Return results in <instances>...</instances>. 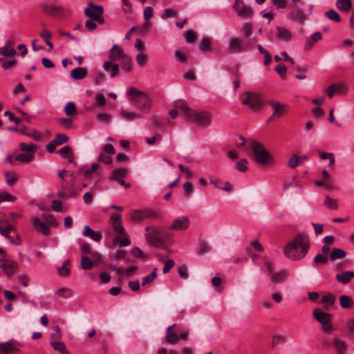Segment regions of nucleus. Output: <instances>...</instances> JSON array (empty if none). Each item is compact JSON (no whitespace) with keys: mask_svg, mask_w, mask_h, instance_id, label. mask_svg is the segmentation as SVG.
Masks as SVG:
<instances>
[{"mask_svg":"<svg viewBox=\"0 0 354 354\" xmlns=\"http://www.w3.org/2000/svg\"><path fill=\"white\" fill-rule=\"evenodd\" d=\"M325 205L330 209H336L338 207V203L336 199L327 196L324 201Z\"/></svg>","mask_w":354,"mask_h":354,"instance_id":"obj_51","label":"nucleus"},{"mask_svg":"<svg viewBox=\"0 0 354 354\" xmlns=\"http://www.w3.org/2000/svg\"><path fill=\"white\" fill-rule=\"evenodd\" d=\"M190 225V220L187 216H180L173 221L169 230L174 231H183L187 230Z\"/></svg>","mask_w":354,"mask_h":354,"instance_id":"obj_15","label":"nucleus"},{"mask_svg":"<svg viewBox=\"0 0 354 354\" xmlns=\"http://www.w3.org/2000/svg\"><path fill=\"white\" fill-rule=\"evenodd\" d=\"M249 50L248 46L244 45L241 39L239 37L232 38L229 41L227 51L230 53H238Z\"/></svg>","mask_w":354,"mask_h":354,"instance_id":"obj_13","label":"nucleus"},{"mask_svg":"<svg viewBox=\"0 0 354 354\" xmlns=\"http://www.w3.org/2000/svg\"><path fill=\"white\" fill-rule=\"evenodd\" d=\"M326 16L331 21L339 23L341 21L339 15L334 10H330L325 13Z\"/></svg>","mask_w":354,"mask_h":354,"instance_id":"obj_49","label":"nucleus"},{"mask_svg":"<svg viewBox=\"0 0 354 354\" xmlns=\"http://www.w3.org/2000/svg\"><path fill=\"white\" fill-rule=\"evenodd\" d=\"M136 60L138 66L143 67L147 62V56L143 52H140L136 57Z\"/></svg>","mask_w":354,"mask_h":354,"instance_id":"obj_48","label":"nucleus"},{"mask_svg":"<svg viewBox=\"0 0 354 354\" xmlns=\"http://www.w3.org/2000/svg\"><path fill=\"white\" fill-rule=\"evenodd\" d=\"M19 149L24 153H32L34 155L35 153L37 151L38 147L37 145L33 143L27 144L25 142H20Z\"/></svg>","mask_w":354,"mask_h":354,"instance_id":"obj_27","label":"nucleus"},{"mask_svg":"<svg viewBox=\"0 0 354 354\" xmlns=\"http://www.w3.org/2000/svg\"><path fill=\"white\" fill-rule=\"evenodd\" d=\"M93 263L91 259L86 257H82L81 259V268L84 270H90L93 268Z\"/></svg>","mask_w":354,"mask_h":354,"instance_id":"obj_52","label":"nucleus"},{"mask_svg":"<svg viewBox=\"0 0 354 354\" xmlns=\"http://www.w3.org/2000/svg\"><path fill=\"white\" fill-rule=\"evenodd\" d=\"M55 295L62 299H68L73 295V290L68 287H62L55 292Z\"/></svg>","mask_w":354,"mask_h":354,"instance_id":"obj_28","label":"nucleus"},{"mask_svg":"<svg viewBox=\"0 0 354 354\" xmlns=\"http://www.w3.org/2000/svg\"><path fill=\"white\" fill-rule=\"evenodd\" d=\"M109 61L105 62L103 68L106 71H110V76L115 77L119 72L120 63L122 70L126 72H131L132 70L131 61L130 57L124 52L123 50L118 48L117 44L113 46L109 53Z\"/></svg>","mask_w":354,"mask_h":354,"instance_id":"obj_1","label":"nucleus"},{"mask_svg":"<svg viewBox=\"0 0 354 354\" xmlns=\"http://www.w3.org/2000/svg\"><path fill=\"white\" fill-rule=\"evenodd\" d=\"M111 225L113 231L117 234L115 241L120 240L122 234H124L125 229L122 225L121 216L119 214L113 213L111 215Z\"/></svg>","mask_w":354,"mask_h":354,"instance_id":"obj_12","label":"nucleus"},{"mask_svg":"<svg viewBox=\"0 0 354 354\" xmlns=\"http://www.w3.org/2000/svg\"><path fill=\"white\" fill-rule=\"evenodd\" d=\"M251 150L258 163L263 165H270L274 162L273 157L261 143L252 141Z\"/></svg>","mask_w":354,"mask_h":354,"instance_id":"obj_4","label":"nucleus"},{"mask_svg":"<svg viewBox=\"0 0 354 354\" xmlns=\"http://www.w3.org/2000/svg\"><path fill=\"white\" fill-rule=\"evenodd\" d=\"M142 93V92L136 89L134 87H130L127 90V95L131 97L130 100L132 103H134Z\"/></svg>","mask_w":354,"mask_h":354,"instance_id":"obj_43","label":"nucleus"},{"mask_svg":"<svg viewBox=\"0 0 354 354\" xmlns=\"http://www.w3.org/2000/svg\"><path fill=\"white\" fill-rule=\"evenodd\" d=\"M263 271L270 275V281L273 284L282 283L287 277V274L283 270L274 272L272 264L268 261L264 263Z\"/></svg>","mask_w":354,"mask_h":354,"instance_id":"obj_9","label":"nucleus"},{"mask_svg":"<svg viewBox=\"0 0 354 354\" xmlns=\"http://www.w3.org/2000/svg\"><path fill=\"white\" fill-rule=\"evenodd\" d=\"M352 6L351 0H337L336 6L341 10L348 11Z\"/></svg>","mask_w":354,"mask_h":354,"instance_id":"obj_37","label":"nucleus"},{"mask_svg":"<svg viewBox=\"0 0 354 354\" xmlns=\"http://www.w3.org/2000/svg\"><path fill=\"white\" fill-rule=\"evenodd\" d=\"M310 240L305 232L297 234L283 248L284 256L292 260L299 261L304 258L310 248Z\"/></svg>","mask_w":354,"mask_h":354,"instance_id":"obj_2","label":"nucleus"},{"mask_svg":"<svg viewBox=\"0 0 354 354\" xmlns=\"http://www.w3.org/2000/svg\"><path fill=\"white\" fill-rule=\"evenodd\" d=\"M120 115L126 120H133L137 118H139L140 115L136 114V113L129 111L126 109H122L120 112Z\"/></svg>","mask_w":354,"mask_h":354,"instance_id":"obj_40","label":"nucleus"},{"mask_svg":"<svg viewBox=\"0 0 354 354\" xmlns=\"http://www.w3.org/2000/svg\"><path fill=\"white\" fill-rule=\"evenodd\" d=\"M43 12L51 17H62L66 12V8L62 5L57 4V0H48L40 4Z\"/></svg>","mask_w":354,"mask_h":354,"instance_id":"obj_6","label":"nucleus"},{"mask_svg":"<svg viewBox=\"0 0 354 354\" xmlns=\"http://www.w3.org/2000/svg\"><path fill=\"white\" fill-rule=\"evenodd\" d=\"M277 37L278 39L281 41H288L292 38L291 32L285 27L277 26Z\"/></svg>","mask_w":354,"mask_h":354,"instance_id":"obj_24","label":"nucleus"},{"mask_svg":"<svg viewBox=\"0 0 354 354\" xmlns=\"http://www.w3.org/2000/svg\"><path fill=\"white\" fill-rule=\"evenodd\" d=\"M291 19L303 22L306 19V16L302 10H297L290 13Z\"/></svg>","mask_w":354,"mask_h":354,"instance_id":"obj_47","label":"nucleus"},{"mask_svg":"<svg viewBox=\"0 0 354 354\" xmlns=\"http://www.w3.org/2000/svg\"><path fill=\"white\" fill-rule=\"evenodd\" d=\"M58 153L63 158H66L73 152L69 146H64L59 150Z\"/></svg>","mask_w":354,"mask_h":354,"instance_id":"obj_62","label":"nucleus"},{"mask_svg":"<svg viewBox=\"0 0 354 354\" xmlns=\"http://www.w3.org/2000/svg\"><path fill=\"white\" fill-rule=\"evenodd\" d=\"M65 113L68 116L77 115V111L75 103L72 102H68L65 106Z\"/></svg>","mask_w":354,"mask_h":354,"instance_id":"obj_41","label":"nucleus"},{"mask_svg":"<svg viewBox=\"0 0 354 354\" xmlns=\"http://www.w3.org/2000/svg\"><path fill=\"white\" fill-rule=\"evenodd\" d=\"M199 48L201 51H209L211 50V41L207 37L203 39L199 45Z\"/></svg>","mask_w":354,"mask_h":354,"instance_id":"obj_54","label":"nucleus"},{"mask_svg":"<svg viewBox=\"0 0 354 354\" xmlns=\"http://www.w3.org/2000/svg\"><path fill=\"white\" fill-rule=\"evenodd\" d=\"M242 104L253 111L261 109L265 104L263 95L254 91H246L242 96Z\"/></svg>","mask_w":354,"mask_h":354,"instance_id":"obj_5","label":"nucleus"},{"mask_svg":"<svg viewBox=\"0 0 354 354\" xmlns=\"http://www.w3.org/2000/svg\"><path fill=\"white\" fill-rule=\"evenodd\" d=\"M328 259H329V257L328 255L323 254L322 253H318L315 257V258L313 259V263L317 265H318L319 263L326 264L328 261Z\"/></svg>","mask_w":354,"mask_h":354,"instance_id":"obj_45","label":"nucleus"},{"mask_svg":"<svg viewBox=\"0 0 354 354\" xmlns=\"http://www.w3.org/2000/svg\"><path fill=\"white\" fill-rule=\"evenodd\" d=\"M314 317L322 324H329L332 319V315L322 312L317 309L313 310Z\"/></svg>","mask_w":354,"mask_h":354,"instance_id":"obj_22","label":"nucleus"},{"mask_svg":"<svg viewBox=\"0 0 354 354\" xmlns=\"http://www.w3.org/2000/svg\"><path fill=\"white\" fill-rule=\"evenodd\" d=\"M5 177L6 183L9 186H12L17 181V174L15 171H6Z\"/></svg>","mask_w":354,"mask_h":354,"instance_id":"obj_42","label":"nucleus"},{"mask_svg":"<svg viewBox=\"0 0 354 354\" xmlns=\"http://www.w3.org/2000/svg\"><path fill=\"white\" fill-rule=\"evenodd\" d=\"M175 106L182 110L183 115L199 127H207L212 122V114L209 112L198 111L190 109L183 102L176 103Z\"/></svg>","mask_w":354,"mask_h":354,"instance_id":"obj_3","label":"nucleus"},{"mask_svg":"<svg viewBox=\"0 0 354 354\" xmlns=\"http://www.w3.org/2000/svg\"><path fill=\"white\" fill-rule=\"evenodd\" d=\"M267 102L273 111L270 120L272 119L280 118L288 112V105L286 104L281 103L276 100H269Z\"/></svg>","mask_w":354,"mask_h":354,"instance_id":"obj_10","label":"nucleus"},{"mask_svg":"<svg viewBox=\"0 0 354 354\" xmlns=\"http://www.w3.org/2000/svg\"><path fill=\"white\" fill-rule=\"evenodd\" d=\"M137 268L135 266H131L128 267L127 269L124 270L122 268H118L117 270V272L120 276H126L127 277H129L131 276L136 270Z\"/></svg>","mask_w":354,"mask_h":354,"instance_id":"obj_39","label":"nucleus"},{"mask_svg":"<svg viewBox=\"0 0 354 354\" xmlns=\"http://www.w3.org/2000/svg\"><path fill=\"white\" fill-rule=\"evenodd\" d=\"M68 140V138L66 135L64 133H58L56 135L55 138L53 139V141L57 145H61L65 142H66Z\"/></svg>","mask_w":354,"mask_h":354,"instance_id":"obj_57","label":"nucleus"},{"mask_svg":"<svg viewBox=\"0 0 354 354\" xmlns=\"http://www.w3.org/2000/svg\"><path fill=\"white\" fill-rule=\"evenodd\" d=\"M241 32L246 37H250L252 33V26L250 23H244L242 28Z\"/></svg>","mask_w":354,"mask_h":354,"instance_id":"obj_56","label":"nucleus"},{"mask_svg":"<svg viewBox=\"0 0 354 354\" xmlns=\"http://www.w3.org/2000/svg\"><path fill=\"white\" fill-rule=\"evenodd\" d=\"M335 300V297L331 293L326 294L322 297V302L326 305V309H328V306H331L334 304Z\"/></svg>","mask_w":354,"mask_h":354,"instance_id":"obj_38","label":"nucleus"},{"mask_svg":"<svg viewBox=\"0 0 354 354\" xmlns=\"http://www.w3.org/2000/svg\"><path fill=\"white\" fill-rule=\"evenodd\" d=\"M301 164V161L299 160V156L297 154H293L289 158L288 166L292 169H295Z\"/></svg>","mask_w":354,"mask_h":354,"instance_id":"obj_46","label":"nucleus"},{"mask_svg":"<svg viewBox=\"0 0 354 354\" xmlns=\"http://www.w3.org/2000/svg\"><path fill=\"white\" fill-rule=\"evenodd\" d=\"M233 8L238 15L242 18H248L252 15V10L245 6L243 0H235Z\"/></svg>","mask_w":354,"mask_h":354,"instance_id":"obj_16","label":"nucleus"},{"mask_svg":"<svg viewBox=\"0 0 354 354\" xmlns=\"http://www.w3.org/2000/svg\"><path fill=\"white\" fill-rule=\"evenodd\" d=\"M20 344L14 339L5 343H0V354H10L19 351Z\"/></svg>","mask_w":354,"mask_h":354,"instance_id":"obj_17","label":"nucleus"},{"mask_svg":"<svg viewBox=\"0 0 354 354\" xmlns=\"http://www.w3.org/2000/svg\"><path fill=\"white\" fill-rule=\"evenodd\" d=\"M142 109H148L150 105V101L149 97L144 93H142L138 98L134 102Z\"/></svg>","mask_w":354,"mask_h":354,"instance_id":"obj_32","label":"nucleus"},{"mask_svg":"<svg viewBox=\"0 0 354 354\" xmlns=\"http://www.w3.org/2000/svg\"><path fill=\"white\" fill-rule=\"evenodd\" d=\"M145 232L146 240L150 245L159 248L164 243L165 240L162 237L161 231L158 227L147 226Z\"/></svg>","mask_w":354,"mask_h":354,"instance_id":"obj_7","label":"nucleus"},{"mask_svg":"<svg viewBox=\"0 0 354 354\" xmlns=\"http://www.w3.org/2000/svg\"><path fill=\"white\" fill-rule=\"evenodd\" d=\"M69 259L66 260L62 267L58 268V274L62 277L68 276L70 274V270L66 267L69 264Z\"/></svg>","mask_w":354,"mask_h":354,"instance_id":"obj_50","label":"nucleus"},{"mask_svg":"<svg viewBox=\"0 0 354 354\" xmlns=\"http://www.w3.org/2000/svg\"><path fill=\"white\" fill-rule=\"evenodd\" d=\"M0 261L4 262L1 264V267L3 270L6 274L8 277L12 276L17 268V263L14 261L6 260L4 256L0 259Z\"/></svg>","mask_w":354,"mask_h":354,"instance_id":"obj_19","label":"nucleus"},{"mask_svg":"<svg viewBox=\"0 0 354 354\" xmlns=\"http://www.w3.org/2000/svg\"><path fill=\"white\" fill-rule=\"evenodd\" d=\"M286 338L285 336L276 334V335H273V337H272V342H271V346L273 348H275L278 346L284 344L286 342Z\"/></svg>","mask_w":354,"mask_h":354,"instance_id":"obj_36","label":"nucleus"},{"mask_svg":"<svg viewBox=\"0 0 354 354\" xmlns=\"http://www.w3.org/2000/svg\"><path fill=\"white\" fill-rule=\"evenodd\" d=\"M348 90V84L344 81L331 84L327 89V94L330 98H333L335 93L345 94Z\"/></svg>","mask_w":354,"mask_h":354,"instance_id":"obj_14","label":"nucleus"},{"mask_svg":"<svg viewBox=\"0 0 354 354\" xmlns=\"http://www.w3.org/2000/svg\"><path fill=\"white\" fill-rule=\"evenodd\" d=\"M97 119L99 121L107 124L111 122V118L108 113L102 112L97 115Z\"/></svg>","mask_w":354,"mask_h":354,"instance_id":"obj_64","label":"nucleus"},{"mask_svg":"<svg viewBox=\"0 0 354 354\" xmlns=\"http://www.w3.org/2000/svg\"><path fill=\"white\" fill-rule=\"evenodd\" d=\"M35 158V155L32 153H19L15 156V160L21 163H28L32 161Z\"/></svg>","mask_w":354,"mask_h":354,"instance_id":"obj_34","label":"nucleus"},{"mask_svg":"<svg viewBox=\"0 0 354 354\" xmlns=\"http://www.w3.org/2000/svg\"><path fill=\"white\" fill-rule=\"evenodd\" d=\"M247 162L246 159H242L241 161L236 163L235 167L239 171L245 172L248 171V167L245 165Z\"/></svg>","mask_w":354,"mask_h":354,"instance_id":"obj_59","label":"nucleus"},{"mask_svg":"<svg viewBox=\"0 0 354 354\" xmlns=\"http://www.w3.org/2000/svg\"><path fill=\"white\" fill-rule=\"evenodd\" d=\"M85 15L93 21H97L98 24H102L103 8L100 6H95L90 3L88 7L85 9Z\"/></svg>","mask_w":354,"mask_h":354,"instance_id":"obj_11","label":"nucleus"},{"mask_svg":"<svg viewBox=\"0 0 354 354\" xmlns=\"http://www.w3.org/2000/svg\"><path fill=\"white\" fill-rule=\"evenodd\" d=\"M96 102L94 104V106L95 107L97 106H103L106 102L105 97L102 93H97L95 96Z\"/></svg>","mask_w":354,"mask_h":354,"instance_id":"obj_61","label":"nucleus"},{"mask_svg":"<svg viewBox=\"0 0 354 354\" xmlns=\"http://www.w3.org/2000/svg\"><path fill=\"white\" fill-rule=\"evenodd\" d=\"M0 54L5 57H12L16 54V50L14 48L9 49L8 46H5L0 48Z\"/></svg>","mask_w":354,"mask_h":354,"instance_id":"obj_55","label":"nucleus"},{"mask_svg":"<svg viewBox=\"0 0 354 354\" xmlns=\"http://www.w3.org/2000/svg\"><path fill=\"white\" fill-rule=\"evenodd\" d=\"M50 345L53 348L59 351L62 354H71L70 352L67 350L65 344L62 342H50Z\"/></svg>","mask_w":354,"mask_h":354,"instance_id":"obj_35","label":"nucleus"},{"mask_svg":"<svg viewBox=\"0 0 354 354\" xmlns=\"http://www.w3.org/2000/svg\"><path fill=\"white\" fill-rule=\"evenodd\" d=\"M210 183L215 187L228 192H231L233 189V186L230 182H223L221 179L212 176L210 177Z\"/></svg>","mask_w":354,"mask_h":354,"instance_id":"obj_21","label":"nucleus"},{"mask_svg":"<svg viewBox=\"0 0 354 354\" xmlns=\"http://www.w3.org/2000/svg\"><path fill=\"white\" fill-rule=\"evenodd\" d=\"M339 304L342 308L346 309H351L354 307L353 299L347 295H341L339 297Z\"/></svg>","mask_w":354,"mask_h":354,"instance_id":"obj_29","label":"nucleus"},{"mask_svg":"<svg viewBox=\"0 0 354 354\" xmlns=\"http://www.w3.org/2000/svg\"><path fill=\"white\" fill-rule=\"evenodd\" d=\"M333 345L337 354H345L348 349L346 343L337 337L333 339Z\"/></svg>","mask_w":354,"mask_h":354,"instance_id":"obj_23","label":"nucleus"},{"mask_svg":"<svg viewBox=\"0 0 354 354\" xmlns=\"http://www.w3.org/2000/svg\"><path fill=\"white\" fill-rule=\"evenodd\" d=\"M130 216L133 221L140 222L146 218L153 217L155 213L149 210L134 209L131 212Z\"/></svg>","mask_w":354,"mask_h":354,"instance_id":"obj_18","label":"nucleus"},{"mask_svg":"<svg viewBox=\"0 0 354 354\" xmlns=\"http://www.w3.org/2000/svg\"><path fill=\"white\" fill-rule=\"evenodd\" d=\"M208 249H209V247L205 241H200V243L198 245V248H197L198 254H203L207 252L208 251Z\"/></svg>","mask_w":354,"mask_h":354,"instance_id":"obj_63","label":"nucleus"},{"mask_svg":"<svg viewBox=\"0 0 354 354\" xmlns=\"http://www.w3.org/2000/svg\"><path fill=\"white\" fill-rule=\"evenodd\" d=\"M30 221L35 230L40 231L44 235L49 234L50 225L48 223L41 221L37 217H32Z\"/></svg>","mask_w":354,"mask_h":354,"instance_id":"obj_20","label":"nucleus"},{"mask_svg":"<svg viewBox=\"0 0 354 354\" xmlns=\"http://www.w3.org/2000/svg\"><path fill=\"white\" fill-rule=\"evenodd\" d=\"M176 326V324L169 326L166 330L165 340L169 344H176L179 339L183 341H187L188 337V332L184 331L178 335V333L174 330Z\"/></svg>","mask_w":354,"mask_h":354,"instance_id":"obj_8","label":"nucleus"},{"mask_svg":"<svg viewBox=\"0 0 354 354\" xmlns=\"http://www.w3.org/2000/svg\"><path fill=\"white\" fill-rule=\"evenodd\" d=\"M111 156V155L105 153L104 152H101L99 155L98 160L105 164H110L112 160Z\"/></svg>","mask_w":354,"mask_h":354,"instance_id":"obj_60","label":"nucleus"},{"mask_svg":"<svg viewBox=\"0 0 354 354\" xmlns=\"http://www.w3.org/2000/svg\"><path fill=\"white\" fill-rule=\"evenodd\" d=\"M346 252L339 248H333L332 252L330 253L329 259L331 261H335L337 259H341L346 257Z\"/></svg>","mask_w":354,"mask_h":354,"instance_id":"obj_33","label":"nucleus"},{"mask_svg":"<svg viewBox=\"0 0 354 354\" xmlns=\"http://www.w3.org/2000/svg\"><path fill=\"white\" fill-rule=\"evenodd\" d=\"M19 132L35 140H39L41 138V134L35 129H28L27 128L21 129Z\"/></svg>","mask_w":354,"mask_h":354,"instance_id":"obj_30","label":"nucleus"},{"mask_svg":"<svg viewBox=\"0 0 354 354\" xmlns=\"http://www.w3.org/2000/svg\"><path fill=\"white\" fill-rule=\"evenodd\" d=\"M86 69L81 67L75 68L71 72V75L74 80H82L86 76Z\"/></svg>","mask_w":354,"mask_h":354,"instance_id":"obj_31","label":"nucleus"},{"mask_svg":"<svg viewBox=\"0 0 354 354\" xmlns=\"http://www.w3.org/2000/svg\"><path fill=\"white\" fill-rule=\"evenodd\" d=\"M352 278H354L353 271H346L342 274H337L336 275V279L337 281L343 284H346L350 282Z\"/></svg>","mask_w":354,"mask_h":354,"instance_id":"obj_26","label":"nucleus"},{"mask_svg":"<svg viewBox=\"0 0 354 354\" xmlns=\"http://www.w3.org/2000/svg\"><path fill=\"white\" fill-rule=\"evenodd\" d=\"M184 35L187 43H193L196 39V32L192 30L186 31Z\"/></svg>","mask_w":354,"mask_h":354,"instance_id":"obj_58","label":"nucleus"},{"mask_svg":"<svg viewBox=\"0 0 354 354\" xmlns=\"http://www.w3.org/2000/svg\"><path fill=\"white\" fill-rule=\"evenodd\" d=\"M83 235L84 236L90 237L93 240L97 242L102 239V234L97 232L94 231L88 225H85L84 227Z\"/></svg>","mask_w":354,"mask_h":354,"instance_id":"obj_25","label":"nucleus"},{"mask_svg":"<svg viewBox=\"0 0 354 354\" xmlns=\"http://www.w3.org/2000/svg\"><path fill=\"white\" fill-rule=\"evenodd\" d=\"M156 271H157V269L154 268L153 272L151 274L143 277L142 285L146 286V285L151 283L156 279V277L157 276Z\"/></svg>","mask_w":354,"mask_h":354,"instance_id":"obj_53","label":"nucleus"},{"mask_svg":"<svg viewBox=\"0 0 354 354\" xmlns=\"http://www.w3.org/2000/svg\"><path fill=\"white\" fill-rule=\"evenodd\" d=\"M128 172L126 168H119L114 170L112 173L111 179H118V178H124L127 176Z\"/></svg>","mask_w":354,"mask_h":354,"instance_id":"obj_44","label":"nucleus"}]
</instances>
